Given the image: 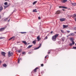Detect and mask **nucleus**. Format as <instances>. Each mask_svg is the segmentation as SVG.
<instances>
[{
  "label": "nucleus",
  "instance_id": "aec40b11",
  "mask_svg": "<svg viewBox=\"0 0 76 76\" xmlns=\"http://www.w3.org/2000/svg\"><path fill=\"white\" fill-rule=\"evenodd\" d=\"M33 43L34 44H36V40H34L33 42Z\"/></svg>",
  "mask_w": 76,
  "mask_h": 76
},
{
  "label": "nucleus",
  "instance_id": "6e6d98bb",
  "mask_svg": "<svg viewBox=\"0 0 76 76\" xmlns=\"http://www.w3.org/2000/svg\"><path fill=\"white\" fill-rule=\"evenodd\" d=\"M69 0V1H70V0Z\"/></svg>",
  "mask_w": 76,
  "mask_h": 76
},
{
  "label": "nucleus",
  "instance_id": "79ce46f5",
  "mask_svg": "<svg viewBox=\"0 0 76 76\" xmlns=\"http://www.w3.org/2000/svg\"><path fill=\"white\" fill-rule=\"evenodd\" d=\"M28 54H31V52H28Z\"/></svg>",
  "mask_w": 76,
  "mask_h": 76
},
{
  "label": "nucleus",
  "instance_id": "f3484780",
  "mask_svg": "<svg viewBox=\"0 0 76 76\" xmlns=\"http://www.w3.org/2000/svg\"><path fill=\"white\" fill-rule=\"evenodd\" d=\"M22 42H23V43H24V44H27V43L26 42V41H22Z\"/></svg>",
  "mask_w": 76,
  "mask_h": 76
},
{
  "label": "nucleus",
  "instance_id": "5fc2aeb1",
  "mask_svg": "<svg viewBox=\"0 0 76 76\" xmlns=\"http://www.w3.org/2000/svg\"><path fill=\"white\" fill-rule=\"evenodd\" d=\"M75 33H76V32H75Z\"/></svg>",
  "mask_w": 76,
  "mask_h": 76
},
{
  "label": "nucleus",
  "instance_id": "bb28decb",
  "mask_svg": "<svg viewBox=\"0 0 76 76\" xmlns=\"http://www.w3.org/2000/svg\"><path fill=\"white\" fill-rule=\"evenodd\" d=\"M62 40L63 41H64V40H65V38H63L62 39Z\"/></svg>",
  "mask_w": 76,
  "mask_h": 76
},
{
  "label": "nucleus",
  "instance_id": "2f4dec72",
  "mask_svg": "<svg viewBox=\"0 0 76 76\" xmlns=\"http://www.w3.org/2000/svg\"><path fill=\"white\" fill-rule=\"evenodd\" d=\"M74 16L75 17V18H76V14H74Z\"/></svg>",
  "mask_w": 76,
  "mask_h": 76
},
{
  "label": "nucleus",
  "instance_id": "4be33fe9",
  "mask_svg": "<svg viewBox=\"0 0 76 76\" xmlns=\"http://www.w3.org/2000/svg\"><path fill=\"white\" fill-rule=\"evenodd\" d=\"M32 45H29V46L27 48H31V47H32Z\"/></svg>",
  "mask_w": 76,
  "mask_h": 76
},
{
  "label": "nucleus",
  "instance_id": "412c9836",
  "mask_svg": "<svg viewBox=\"0 0 76 76\" xmlns=\"http://www.w3.org/2000/svg\"><path fill=\"white\" fill-rule=\"evenodd\" d=\"M18 51L19 53H21V52L22 51V50L20 49V50H18Z\"/></svg>",
  "mask_w": 76,
  "mask_h": 76
},
{
  "label": "nucleus",
  "instance_id": "0eeeda50",
  "mask_svg": "<svg viewBox=\"0 0 76 76\" xmlns=\"http://www.w3.org/2000/svg\"><path fill=\"white\" fill-rule=\"evenodd\" d=\"M65 19L64 18H61L60 19V21H61V22H63V21H64L65 20Z\"/></svg>",
  "mask_w": 76,
  "mask_h": 76
},
{
  "label": "nucleus",
  "instance_id": "b1692460",
  "mask_svg": "<svg viewBox=\"0 0 76 76\" xmlns=\"http://www.w3.org/2000/svg\"><path fill=\"white\" fill-rule=\"evenodd\" d=\"M3 66L4 67H6V66H7V65H6V64H4L3 65Z\"/></svg>",
  "mask_w": 76,
  "mask_h": 76
},
{
  "label": "nucleus",
  "instance_id": "423d86ee",
  "mask_svg": "<svg viewBox=\"0 0 76 76\" xmlns=\"http://www.w3.org/2000/svg\"><path fill=\"white\" fill-rule=\"evenodd\" d=\"M5 29V28L4 27L1 28L0 29V31H4Z\"/></svg>",
  "mask_w": 76,
  "mask_h": 76
},
{
  "label": "nucleus",
  "instance_id": "a19ab883",
  "mask_svg": "<svg viewBox=\"0 0 76 76\" xmlns=\"http://www.w3.org/2000/svg\"><path fill=\"white\" fill-rule=\"evenodd\" d=\"M41 66L42 67V66H44V65L43 64H41Z\"/></svg>",
  "mask_w": 76,
  "mask_h": 76
},
{
  "label": "nucleus",
  "instance_id": "c85d7f7f",
  "mask_svg": "<svg viewBox=\"0 0 76 76\" xmlns=\"http://www.w3.org/2000/svg\"><path fill=\"white\" fill-rule=\"evenodd\" d=\"M20 61V59L19 58H18V63H19V62Z\"/></svg>",
  "mask_w": 76,
  "mask_h": 76
},
{
  "label": "nucleus",
  "instance_id": "393cba45",
  "mask_svg": "<svg viewBox=\"0 0 76 76\" xmlns=\"http://www.w3.org/2000/svg\"><path fill=\"white\" fill-rule=\"evenodd\" d=\"M4 5H7V2H5L4 3Z\"/></svg>",
  "mask_w": 76,
  "mask_h": 76
},
{
  "label": "nucleus",
  "instance_id": "6e6552de",
  "mask_svg": "<svg viewBox=\"0 0 76 76\" xmlns=\"http://www.w3.org/2000/svg\"><path fill=\"white\" fill-rule=\"evenodd\" d=\"M41 44H40V45L39 46V47H38V48H35L34 50H37V49H38L39 48L41 47Z\"/></svg>",
  "mask_w": 76,
  "mask_h": 76
},
{
  "label": "nucleus",
  "instance_id": "9d476101",
  "mask_svg": "<svg viewBox=\"0 0 76 76\" xmlns=\"http://www.w3.org/2000/svg\"><path fill=\"white\" fill-rule=\"evenodd\" d=\"M67 0H62L61 1V2L62 3H65V2H67Z\"/></svg>",
  "mask_w": 76,
  "mask_h": 76
},
{
  "label": "nucleus",
  "instance_id": "603ef678",
  "mask_svg": "<svg viewBox=\"0 0 76 76\" xmlns=\"http://www.w3.org/2000/svg\"><path fill=\"white\" fill-rule=\"evenodd\" d=\"M20 60H22V58H20Z\"/></svg>",
  "mask_w": 76,
  "mask_h": 76
},
{
  "label": "nucleus",
  "instance_id": "ddd939ff",
  "mask_svg": "<svg viewBox=\"0 0 76 76\" xmlns=\"http://www.w3.org/2000/svg\"><path fill=\"white\" fill-rule=\"evenodd\" d=\"M33 12H37V9H35V10H33Z\"/></svg>",
  "mask_w": 76,
  "mask_h": 76
},
{
  "label": "nucleus",
  "instance_id": "a211bd4d",
  "mask_svg": "<svg viewBox=\"0 0 76 76\" xmlns=\"http://www.w3.org/2000/svg\"><path fill=\"white\" fill-rule=\"evenodd\" d=\"M72 5L73 6H76V3H72Z\"/></svg>",
  "mask_w": 76,
  "mask_h": 76
},
{
  "label": "nucleus",
  "instance_id": "c756f323",
  "mask_svg": "<svg viewBox=\"0 0 76 76\" xmlns=\"http://www.w3.org/2000/svg\"><path fill=\"white\" fill-rule=\"evenodd\" d=\"M8 19V18H7L4 19V20H5V21H6V20H7Z\"/></svg>",
  "mask_w": 76,
  "mask_h": 76
},
{
  "label": "nucleus",
  "instance_id": "9b49d317",
  "mask_svg": "<svg viewBox=\"0 0 76 76\" xmlns=\"http://www.w3.org/2000/svg\"><path fill=\"white\" fill-rule=\"evenodd\" d=\"M59 7L60 8H61V7L62 8H63V9H67V7H61V6H60Z\"/></svg>",
  "mask_w": 76,
  "mask_h": 76
},
{
  "label": "nucleus",
  "instance_id": "49530a36",
  "mask_svg": "<svg viewBox=\"0 0 76 76\" xmlns=\"http://www.w3.org/2000/svg\"><path fill=\"white\" fill-rule=\"evenodd\" d=\"M47 56H45V59H46V58H47Z\"/></svg>",
  "mask_w": 76,
  "mask_h": 76
},
{
  "label": "nucleus",
  "instance_id": "39448f33",
  "mask_svg": "<svg viewBox=\"0 0 76 76\" xmlns=\"http://www.w3.org/2000/svg\"><path fill=\"white\" fill-rule=\"evenodd\" d=\"M1 54L2 55V56H5V54H6V53L4 52H1Z\"/></svg>",
  "mask_w": 76,
  "mask_h": 76
},
{
  "label": "nucleus",
  "instance_id": "a878e982",
  "mask_svg": "<svg viewBox=\"0 0 76 76\" xmlns=\"http://www.w3.org/2000/svg\"><path fill=\"white\" fill-rule=\"evenodd\" d=\"M72 45H74L75 44V42L73 41H72Z\"/></svg>",
  "mask_w": 76,
  "mask_h": 76
},
{
  "label": "nucleus",
  "instance_id": "20e7f679",
  "mask_svg": "<svg viewBox=\"0 0 76 76\" xmlns=\"http://www.w3.org/2000/svg\"><path fill=\"white\" fill-rule=\"evenodd\" d=\"M60 13H61L60 11L58 10L56 12L55 14H56V15H59V14H60Z\"/></svg>",
  "mask_w": 76,
  "mask_h": 76
},
{
  "label": "nucleus",
  "instance_id": "c9c22d12",
  "mask_svg": "<svg viewBox=\"0 0 76 76\" xmlns=\"http://www.w3.org/2000/svg\"><path fill=\"white\" fill-rule=\"evenodd\" d=\"M22 54H25V52H23V53H22Z\"/></svg>",
  "mask_w": 76,
  "mask_h": 76
},
{
  "label": "nucleus",
  "instance_id": "c03bdc74",
  "mask_svg": "<svg viewBox=\"0 0 76 76\" xmlns=\"http://www.w3.org/2000/svg\"><path fill=\"white\" fill-rule=\"evenodd\" d=\"M1 15H0V19H1Z\"/></svg>",
  "mask_w": 76,
  "mask_h": 76
},
{
  "label": "nucleus",
  "instance_id": "a18cd8bd",
  "mask_svg": "<svg viewBox=\"0 0 76 76\" xmlns=\"http://www.w3.org/2000/svg\"><path fill=\"white\" fill-rule=\"evenodd\" d=\"M67 32H68V33H69V32H70V31H67Z\"/></svg>",
  "mask_w": 76,
  "mask_h": 76
},
{
  "label": "nucleus",
  "instance_id": "dca6fc26",
  "mask_svg": "<svg viewBox=\"0 0 76 76\" xmlns=\"http://www.w3.org/2000/svg\"><path fill=\"white\" fill-rule=\"evenodd\" d=\"M38 69V68H36L35 69H34V72H37V69Z\"/></svg>",
  "mask_w": 76,
  "mask_h": 76
},
{
  "label": "nucleus",
  "instance_id": "7c9ffc66",
  "mask_svg": "<svg viewBox=\"0 0 76 76\" xmlns=\"http://www.w3.org/2000/svg\"><path fill=\"white\" fill-rule=\"evenodd\" d=\"M21 34H26V32H21Z\"/></svg>",
  "mask_w": 76,
  "mask_h": 76
},
{
  "label": "nucleus",
  "instance_id": "864d4df0",
  "mask_svg": "<svg viewBox=\"0 0 76 76\" xmlns=\"http://www.w3.org/2000/svg\"><path fill=\"white\" fill-rule=\"evenodd\" d=\"M9 21H10V19L8 20V22H9Z\"/></svg>",
  "mask_w": 76,
  "mask_h": 76
},
{
  "label": "nucleus",
  "instance_id": "2eb2a0df",
  "mask_svg": "<svg viewBox=\"0 0 76 76\" xmlns=\"http://www.w3.org/2000/svg\"><path fill=\"white\" fill-rule=\"evenodd\" d=\"M70 39L71 41H73V38L72 37H71L70 38Z\"/></svg>",
  "mask_w": 76,
  "mask_h": 76
},
{
  "label": "nucleus",
  "instance_id": "5701e85b",
  "mask_svg": "<svg viewBox=\"0 0 76 76\" xmlns=\"http://www.w3.org/2000/svg\"><path fill=\"white\" fill-rule=\"evenodd\" d=\"M37 3V1H35V2H33V4L34 5V4H36V3Z\"/></svg>",
  "mask_w": 76,
  "mask_h": 76
},
{
  "label": "nucleus",
  "instance_id": "ea45409f",
  "mask_svg": "<svg viewBox=\"0 0 76 76\" xmlns=\"http://www.w3.org/2000/svg\"><path fill=\"white\" fill-rule=\"evenodd\" d=\"M38 19H41V17H38Z\"/></svg>",
  "mask_w": 76,
  "mask_h": 76
},
{
  "label": "nucleus",
  "instance_id": "7ed1b4c3",
  "mask_svg": "<svg viewBox=\"0 0 76 76\" xmlns=\"http://www.w3.org/2000/svg\"><path fill=\"white\" fill-rule=\"evenodd\" d=\"M37 39L38 41H39L41 40V38H40V36H39V35L37 36Z\"/></svg>",
  "mask_w": 76,
  "mask_h": 76
},
{
  "label": "nucleus",
  "instance_id": "cd10ccee",
  "mask_svg": "<svg viewBox=\"0 0 76 76\" xmlns=\"http://www.w3.org/2000/svg\"><path fill=\"white\" fill-rule=\"evenodd\" d=\"M3 38H4V37H0V39H3Z\"/></svg>",
  "mask_w": 76,
  "mask_h": 76
},
{
  "label": "nucleus",
  "instance_id": "4d7b16f0",
  "mask_svg": "<svg viewBox=\"0 0 76 76\" xmlns=\"http://www.w3.org/2000/svg\"><path fill=\"white\" fill-rule=\"evenodd\" d=\"M5 0L6 1V0Z\"/></svg>",
  "mask_w": 76,
  "mask_h": 76
},
{
  "label": "nucleus",
  "instance_id": "3c124183",
  "mask_svg": "<svg viewBox=\"0 0 76 76\" xmlns=\"http://www.w3.org/2000/svg\"><path fill=\"white\" fill-rule=\"evenodd\" d=\"M75 20L76 21V18H75Z\"/></svg>",
  "mask_w": 76,
  "mask_h": 76
},
{
  "label": "nucleus",
  "instance_id": "37998d69",
  "mask_svg": "<svg viewBox=\"0 0 76 76\" xmlns=\"http://www.w3.org/2000/svg\"><path fill=\"white\" fill-rule=\"evenodd\" d=\"M52 33H53V31H51L50 32V34H52Z\"/></svg>",
  "mask_w": 76,
  "mask_h": 76
},
{
  "label": "nucleus",
  "instance_id": "1a4fd4ad",
  "mask_svg": "<svg viewBox=\"0 0 76 76\" xmlns=\"http://www.w3.org/2000/svg\"><path fill=\"white\" fill-rule=\"evenodd\" d=\"M68 27V25H63V28H67Z\"/></svg>",
  "mask_w": 76,
  "mask_h": 76
},
{
  "label": "nucleus",
  "instance_id": "58836bf2",
  "mask_svg": "<svg viewBox=\"0 0 76 76\" xmlns=\"http://www.w3.org/2000/svg\"><path fill=\"white\" fill-rule=\"evenodd\" d=\"M61 31L62 33H63V30H61Z\"/></svg>",
  "mask_w": 76,
  "mask_h": 76
},
{
  "label": "nucleus",
  "instance_id": "f8f14e48",
  "mask_svg": "<svg viewBox=\"0 0 76 76\" xmlns=\"http://www.w3.org/2000/svg\"><path fill=\"white\" fill-rule=\"evenodd\" d=\"M2 10H3V7H0V12H1Z\"/></svg>",
  "mask_w": 76,
  "mask_h": 76
},
{
  "label": "nucleus",
  "instance_id": "e433bc0d",
  "mask_svg": "<svg viewBox=\"0 0 76 76\" xmlns=\"http://www.w3.org/2000/svg\"><path fill=\"white\" fill-rule=\"evenodd\" d=\"M48 38V37H45V39H47Z\"/></svg>",
  "mask_w": 76,
  "mask_h": 76
},
{
  "label": "nucleus",
  "instance_id": "de8ad7c7",
  "mask_svg": "<svg viewBox=\"0 0 76 76\" xmlns=\"http://www.w3.org/2000/svg\"><path fill=\"white\" fill-rule=\"evenodd\" d=\"M1 61L0 60V64H1Z\"/></svg>",
  "mask_w": 76,
  "mask_h": 76
},
{
  "label": "nucleus",
  "instance_id": "8fccbe9b",
  "mask_svg": "<svg viewBox=\"0 0 76 76\" xmlns=\"http://www.w3.org/2000/svg\"><path fill=\"white\" fill-rule=\"evenodd\" d=\"M62 10H63V11H64V9H62Z\"/></svg>",
  "mask_w": 76,
  "mask_h": 76
},
{
  "label": "nucleus",
  "instance_id": "4468645a",
  "mask_svg": "<svg viewBox=\"0 0 76 76\" xmlns=\"http://www.w3.org/2000/svg\"><path fill=\"white\" fill-rule=\"evenodd\" d=\"M10 4L9 5H8L7 6H4V7L5 9V8H7V7H8L9 6H10Z\"/></svg>",
  "mask_w": 76,
  "mask_h": 76
},
{
  "label": "nucleus",
  "instance_id": "6ab92c4d",
  "mask_svg": "<svg viewBox=\"0 0 76 76\" xmlns=\"http://www.w3.org/2000/svg\"><path fill=\"white\" fill-rule=\"evenodd\" d=\"M69 35H72V36H73L75 35V34H74V33H72L69 34Z\"/></svg>",
  "mask_w": 76,
  "mask_h": 76
},
{
  "label": "nucleus",
  "instance_id": "473e14b6",
  "mask_svg": "<svg viewBox=\"0 0 76 76\" xmlns=\"http://www.w3.org/2000/svg\"><path fill=\"white\" fill-rule=\"evenodd\" d=\"M12 39H13V40H14V39H15V37H12Z\"/></svg>",
  "mask_w": 76,
  "mask_h": 76
},
{
  "label": "nucleus",
  "instance_id": "f03ea898",
  "mask_svg": "<svg viewBox=\"0 0 76 76\" xmlns=\"http://www.w3.org/2000/svg\"><path fill=\"white\" fill-rule=\"evenodd\" d=\"M8 56L9 57H10V56H12L13 55V53H10V51L8 52Z\"/></svg>",
  "mask_w": 76,
  "mask_h": 76
},
{
  "label": "nucleus",
  "instance_id": "f257e3e1",
  "mask_svg": "<svg viewBox=\"0 0 76 76\" xmlns=\"http://www.w3.org/2000/svg\"><path fill=\"white\" fill-rule=\"evenodd\" d=\"M58 36V34H57L54 35L52 37V39L53 41H56V38Z\"/></svg>",
  "mask_w": 76,
  "mask_h": 76
},
{
  "label": "nucleus",
  "instance_id": "4c0bfd02",
  "mask_svg": "<svg viewBox=\"0 0 76 76\" xmlns=\"http://www.w3.org/2000/svg\"><path fill=\"white\" fill-rule=\"evenodd\" d=\"M73 48L74 49H75L76 50V47H74V48Z\"/></svg>",
  "mask_w": 76,
  "mask_h": 76
},
{
  "label": "nucleus",
  "instance_id": "72a5a7b5",
  "mask_svg": "<svg viewBox=\"0 0 76 76\" xmlns=\"http://www.w3.org/2000/svg\"><path fill=\"white\" fill-rule=\"evenodd\" d=\"M12 38H13V37H11V38L9 40H11V39H12Z\"/></svg>",
  "mask_w": 76,
  "mask_h": 76
},
{
  "label": "nucleus",
  "instance_id": "09e8293b",
  "mask_svg": "<svg viewBox=\"0 0 76 76\" xmlns=\"http://www.w3.org/2000/svg\"><path fill=\"white\" fill-rule=\"evenodd\" d=\"M50 52H48V54H50Z\"/></svg>",
  "mask_w": 76,
  "mask_h": 76
},
{
  "label": "nucleus",
  "instance_id": "f704fd0d",
  "mask_svg": "<svg viewBox=\"0 0 76 76\" xmlns=\"http://www.w3.org/2000/svg\"><path fill=\"white\" fill-rule=\"evenodd\" d=\"M69 45L70 46H72V43H70L69 44Z\"/></svg>",
  "mask_w": 76,
  "mask_h": 76
}]
</instances>
